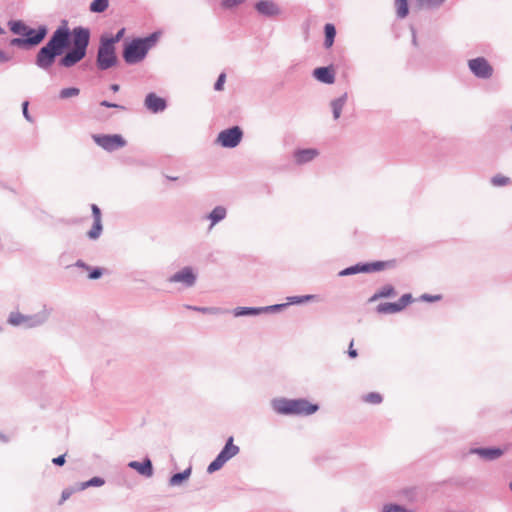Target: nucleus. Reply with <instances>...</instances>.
I'll return each instance as SVG.
<instances>
[{
  "instance_id": "obj_36",
  "label": "nucleus",
  "mask_w": 512,
  "mask_h": 512,
  "mask_svg": "<svg viewBox=\"0 0 512 512\" xmlns=\"http://www.w3.org/2000/svg\"><path fill=\"white\" fill-rule=\"evenodd\" d=\"M364 401L371 404H379L382 402V396L379 393L371 392L363 397Z\"/></svg>"
},
{
  "instance_id": "obj_5",
  "label": "nucleus",
  "mask_w": 512,
  "mask_h": 512,
  "mask_svg": "<svg viewBox=\"0 0 512 512\" xmlns=\"http://www.w3.org/2000/svg\"><path fill=\"white\" fill-rule=\"evenodd\" d=\"M117 56L115 46L107 43L100 38L98 47L96 65L100 70H108L117 64Z\"/></svg>"
},
{
  "instance_id": "obj_54",
  "label": "nucleus",
  "mask_w": 512,
  "mask_h": 512,
  "mask_svg": "<svg viewBox=\"0 0 512 512\" xmlns=\"http://www.w3.org/2000/svg\"><path fill=\"white\" fill-rule=\"evenodd\" d=\"M119 88H120V87H119V85H118V84H112V85H111V90H112L113 92H118V91H119Z\"/></svg>"
},
{
  "instance_id": "obj_14",
  "label": "nucleus",
  "mask_w": 512,
  "mask_h": 512,
  "mask_svg": "<svg viewBox=\"0 0 512 512\" xmlns=\"http://www.w3.org/2000/svg\"><path fill=\"white\" fill-rule=\"evenodd\" d=\"M145 106L149 111L158 113L165 110L166 101L155 93H149L145 98Z\"/></svg>"
},
{
  "instance_id": "obj_28",
  "label": "nucleus",
  "mask_w": 512,
  "mask_h": 512,
  "mask_svg": "<svg viewBox=\"0 0 512 512\" xmlns=\"http://www.w3.org/2000/svg\"><path fill=\"white\" fill-rule=\"evenodd\" d=\"M446 0H417L420 8L436 9L439 8Z\"/></svg>"
},
{
  "instance_id": "obj_11",
  "label": "nucleus",
  "mask_w": 512,
  "mask_h": 512,
  "mask_svg": "<svg viewBox=\"0 0 512 512\" xmlns=\"http://www.w3.org/2000/svg\"><path fill=\"white\" fill-rule=\"evenodd\" d=\"M286 306V304H276V305H271V306H266V307H258V308H255V307H237L233 310V314L235 317H240V316H255V315H259V314H262L264 312H269V311H278V310H281L282 308H284Z\"/></svg>"
},
{
  "instance_id": "obj_56",
  "label": "nucleus",
  "mask_w": 512,
  "mask_h": 512,
  "mask_svg": "<svg viewBox=\"0 0 512 512\" xmlns=\"http://www.w3.org/2000/svg\"><path fill=\"white\" fill-rule=\"evenodd\" d=\"M0 438H1L2 440L6 441L5 436H3V435H1V434H0Z\"/></svg>"
},
{
  "instance_id": "obj_1",
  "label": "nucleus",
  "mask_w": 512,
  "mask_h": 512,
  "mask_svg": "<svg viewBox=\"0 0 512 512\" xmlns=\"http://www.w3.org/2000/svg\"><path fill=\"white\" fill-rule=\"evenodd\" d=\"M73 36V48L87 52L90 41V30L81 26L75 27L72 32L68 27V21L62 20L61 25L53 32L49 41L40 48L35 57L38 68L48 71L55 63L58 56L62 55L70 44Z\"/></svg>"
},
{
  "instance_id": "obj_21",
  "label": "nucleus",
  "mask_w": 512,
  "mask_h": 512,
  "mask_svg": "<svg viewBox=\"0 0 512 512\" xmlns=\"http://www.w3.org/2000/svg\"><path fill=\"white\" fill-rule=\"evenodd\" d=\"M227 211L223 206H216L208 215L211 220V227L220 222L226 217Z\"/></svg>"
},
{
  "instance_id": "obj_12",
  "label": "nucleus",
  "mask_w": 512,
  "mask_h": 512,
  "mask_svg": "<svg viewBox=\"0 0 512 512\" xmlns=\"http://www.w3.org/2000/svg\"><path fill=\"white\" fill-rule=\"evenodd\" d=\"M171 283H182L185 287H192L196 282V275L191 267H184L168 279Z\"/></svg>"
},
{
  "instance_id": "obj_16",
  "label": "nucleus",
  "mask_w": 512,
  "mask_h": 512,
  "mask_svg": "<svg viewBox=\"0 0 512 512\" xmlns=\"http://www.w3.org/2000/svg\"><path fill=\"white\" fill-rule=\"evenodd\" d=\"M128 467L136 470L142 476L148 478L153 476V466L149 458L144 459L143 462L131 461L128 463Z\"/></svg>"
},
{
  "instance_id": "obj_9",
  "label": "nucleus",
  "mask_w": 512,
  "mask_h": 512,
  "mask_svg": "<svg viewBox=\"0 0 512 512\" xmlns=\"http://www.w3.org/2000/svg\"><path fill=\"white\" fill-rule=\"evenodd\" d=\"M469 69L478 78L488 79L493 74V68L483 57H477L469 60Z\"/></svg>"
},
{
  "instance_id": "obj_26",
  "label": "nucleus",
  "mask_w": 512,
  "mask_h": 512,
  "mask_svg": "<svg viewBox=\"0 0 512 512\" xmlns=\"http://www.w3.org/2000/svg\"><path fill=\"white\" fill-rule=\"evenodd\" d=\"M396 15L398 18L403 19L409 13L407 0H395Z\"/></svg>"
},
{
  "instance_id": "obj_17",
  "label": "nucleus",
  "mask_w": 512,
  "mask_h": 512,
  "mask_svg": "<svg viewBox=\"0 0 512 512\" xmlns=\"http://www.w3.org/2000/svg\"><path fill=\"white\" fill-rule=\"evenodd\" d=\"M255 8L260 14L268 17L277 16L281 12L279 7L272 1H259L256 3Z\"/></svg>"
},
{
  "instance_id": "obj_48",
  "label": "nucleus",
  "mask_w": 512,
  "mask_h": 512,
  "mask_svg": "<svg viewBox=\"0 0 512 512\" xmlns=\"http://www.w3.org/2000/svg\"><path fill=\"white\" fill-rule=\"evenodd\" d=\"M22 109H23V115H24V117H25L28 121H32V119H31V117H30V115H29V113H28V102H27V101L23 102V104H22Z\"/></svg>"
},
{
  "instance_id": "obj_15",
  "label": "nucleus",
  "mask_w": 512,
  "mask_h": 512,
  "mask_svg": "<svg viewBox=\"0 0 512 512\" xmlns=\"http://www.w3.org/2000/svg\"><path fill=\"white\" fill-rule=\"evenodd\" d=\"M505 450L501 448L491 447V448H472L470 450L471 454H477L483 459L486 460H496L500 458L504 454Z\"/></svg>"
},
{
  "instance_id": "obj_29",
  "label": "nucleus",
  "mask_w": 512,
  "mask_h": 512,
  "mask_svg": "<svg viewBox=\"0 0 512 512\" xmlns=\"http://www.w3.org/2000/svg\"><path fill=\"white\" fill-rule=\"evenodd\" d=\"M109 5V0H94L90 4V10L95 13L104 12Z\"/></svg>"
},
{
  "instance_id": "obj_19",
  "label": "nucleus",
  "mask_w": 512,
  "mask_h": 512,
  "mask_svg": "<svg viewBox=\"0 0 512 512\" xmlns=\"http://www.w3.org/2000/svg\"><path fill=\"white\" fill-rule=\"evenodd\" d=\"M318 155L316 149H303L294 153L295 160L298 164H304L312 161Z\"/></svg>"
},
{
  "instance_id": "obj_52",
  "label": "nucleus",
  "mask_w": 512,
  "mask_h": 512,
  "mask_svg": "<svg viewBox=\"0 0 512 512\" xmlns=\"http://www.w3.org/2000/svg\"><path fill=\"white\" fill-rule=\"evenodd\" d=\"M348 355L351 358H355L357 356V351L355 349H353V341H351V343H350L349 350H348Z\"/></svg>"
},
{
  "instance_id": "obj_41",
  "label": "nucleus",
  "mask_w": 512,
  "mask_h": 512,
  "mask_svg": "<svg viewBox=\"0 0 512 512\" xmlns=\"http://www.w3.org/2000/svg\"><path fill=\"white\" fill-rule=\"evenodd\" d=\"M412 295L407 293L401 296V298L398 301V304L401 306V309L403 310L409 303L412 302Z\"/></svg>"
},
{
  "instance_id": "obj_2",
  "label": "nucleus",
  "mask_w": 512,
  "mask_h": 512,
  "mask_svg": "<svg viewBox=\"0 0 512 512\" xmlns=\"http://www.w3.org/2000/svg\"><path fill=\"white\" fill-rule=\"evenodd\" d=\"M271 405L274 411L281 415H311L319 409L318 405L311 404L306 399L279 398L272 400Z\"/></svg>"
},
{
  "instance_id": "obj_13",
  "label": "nucleus",
  "mask_w": 512,
  "mask_h": 512,
  "mask_svg": "<svg viewBox=\"0 0 512 512\" xmlns=\"http://www.w3.org/2000/svg\"><path fill=\"white\" fill-rule=\"evenodd\" d=\"M85 56V52L72 48L59 60V65L66 68L72 67L81 61Z\"/></svg>"
},
{
  "instance_id": "obj_7",
  "label": "nucleus",
  "mask_w": 512,
  "mask_h": 512,
  "mask_svg": "<svg viewBox=\"0 0 512 512\" xmlns=\"http://www.w3.org/2000/svg\"><path fill=\"white\" fill-rule=\"evenodd\" d=\"M243 132L240 127L234 126L221 131L217 137V143L225 148L236 147L242 139Z\"/></svg>"
},
{
  "instance_id": "obj_37",
  "label": "nucleus",
  "mask_w": 512,
  "mask_h": 512,
  "mask_svg": "<svg viewBox=\"0 0 512 512\" xmlns=\"http://www.w3.org/2000/svg\"><path fill=\"white\" fill-rule=\"evenodd\" d=\"M491 183L494 186H505L510 183V178L503 176V175H495L491 179Z\"/></svg>"
},
{
  "instance_id": "obj_31",
  "label": "nucleus",
  "mask_w": 512,
  "mask_h": 512,
  "mask_svg": "<svg viewBox=\"0 0 512 512\" xmlns=\"http://www.w3.org/2000/svg\"><path fill=\"white\" fill-rule=\"evenodd\" d=\"M364 265L367 268V270H365V273H370L385 269L388 266V262L376 261L372 263H365Z\"/></svg>"
},
{
  "instance_id": "obj_25",
  "label": "nucleus",
  "mask_w": 512,
  "mask_h": 512,
  "mask_svg": "<svg viewBox=\"0 0 512 512\" xmlns=\"http://www.w3.org/2000/svg\"><path fill=\"white\" fill-rule=\"evenodd\" d=\"M324 31H325L324 45L326 48H330L334 43L336 29L333 24L327 23L324 27Z\"/></svg>"
},
{
  "instance_id": "obj_22",
  "label": "nucleus",
  "mask_w": 512,
  "mask_h": 512,
  "mask_svg": "<svg viewBox=\"0 0 512 512\" xmlns=\"http://www.w3.org/2000/svg\"><path fill=\"white\" fill-rule=\"evenodd\" d=\"M402 311L401 306L398 304V302L390 303V302H384L380 303L377 306V312L382 314H393Z\"/></svg>"
},
{
  "instance_id": "obj_34",
  "label": "nucleus",
  "mask_w": 512,
  "mask_h": 512,
  "mask_svg": "<svg viewBox=\"0 0 512 512\" xmlns=\"http://www.w3.org/2000/svg\"><path fill=\"white\" fill-rule=\"evenodd\" d=\"M104 483H105V481L103 478L93 477L92 479L81 483L80 489H85V488H88L91 486L99 487V486H102Z\"/></svg>"
},
{
  "instance_id": "obj_38",
  "label": "nucleus",
  "mask_w": 512,
  "mask_h": 512,
  "mask_svg": "<svg viewBox=\"0 0 512 512\" xmlns=\"http://www.w3.org/2000/svg\"><path fill=\"white\" fill-rule=\"evenodd\" d=\"M188 309L199 311L202 313H210V314H217L220 312L219 308H213V307H196V306H186Z\"/></svg>"
},
{
  "instance_id": "obj_47",
  "label": "nucleus",
  "mask_w": 512,
  "mask_h": 512,
  "mask_svg": "<svg viewBox=\"0 0 512 512\" xmlns=\"http://www.w3.org/2000/svg\"><path fill=\"white\" fill-rule=\"evenodd\" d=\"M101 275H102V270L100 268H95L89 274V278L90 279H98L101 277Z\"/></svg>"
},
{
  "instance_id": "obj_43",
  "label": "nucleus",
  "mask_w": 512,
  "mask_h": 512,
  "mask_svg": "<svg viewBox=\"0 0 512 512\" xmlns=\"http://www.w3.org/2000/svg\"><path fill=\"white\" fill-rule=\"evenodd\" d=\"M384 512H411V511L406 510L405 508H403L399 505H391V506L385 507Z\"/></svg>"
},
{
  "instance_id": "obj_24",
  "label": "nucleus",
  "mask_w": 512,
  "mask_h": 512,
  "mask_svg": "<svg viewBox=\"0 0 512 512\" xmlns=\"http://www.w3.org/2000/svg\"><path fill=\"white\" fill-rule=\"evenodd\" d=\"M395 295L396 292L394 287L392 285H385L370 298V301L373 302L380 298H387Z\"/></svg>"
},
{
  "instance_id": "obj_42",
  "label": "nucleus",
  "mask_w": 512,
  "mask_h": 512,
  "mask_svg": "<svg viewBox=\"0 0 512 512\" xmlns=\"http://www.w3.org/2000/svg\"><path fill=\"white\" fill-rule=\"evenodd\" d=\"M225 80H226V74L225 73H221L217 79V81L215 82L214 84V89L216 91H221L223 90V86H224V83H225Z\"/></svg>"
},
{
  "instance_id": "obj_23",
  "label": "nucleus",
  "mask_w": 512,
  "mask_h": 512,
  "mask_svg": "<svg viewBox=\"0 0 512 512\" xmlns=\"http://www.w3.org/2000/svg\"><path fill=\"white\" fill-rule=\"evenodd\" d=\"M191 467L185 469L183 472L174 474L169 479V485L170 486H180L185 480H187L191 475Z\"/></svg>"
},
{
  "instance_id": "obj_40",
  "label": "nucleus",
  "mask_w": 512,
  "mask_h": 512,
  "mask_svg": "<svg viewBox=\"0 0 512 512\" xmlns=\"http://www.w3.org/2000/svg\"><path fill=\"white\" fill-rule=\"evenodd\" d=\"M244 0H222V6L226 9L234 8L240 4H242Z\"/></svg>"
},
{
  "instance_id": "obj_46",
  "label": "nucleus",
  "mask_w": 512,
  "mask_h": 512,
  "mask_svg": "<svg viewBox=\"0 0 512 512\" xmlns=\"http://www.w3.org/2000/svg\"><path fill=\"white\" fill-rule=\"evenodd\" d=\"M421 299L422 300H425V301H429V302H433V301H437V300H440L441 299V296L440 295H429V294H423L421 296Z\"/></svg>"
},
{
  "instance_id": "obj_55",
  "label": "nucleus",
  "mask_w": 512,
  "mask_h": 512,
  "mask_svg": "<svg viewBox=\"0 0 512 512\" xmlns=\"http://www.w3.org/2000/svg\"><path fill=\"white\" fill-rule=\"evenodd\" d=\"M76 265L79 266V267H84L85 266V264L81 260L77 261Z\"/></svg>"
},
{
  "instance_id": "obj_49",
  "label": "nucleus",
  "mask_w": 512,
  "mask_h": 512,
  "mask_svg": "<svg viewBox=\"0 0 512 512\" xmlns=\"http://www.w3.org/2000/svg\"><path fill=\"white\" fill-rule=\"evenodd\" d=\"M10 59L11 57L7 53L0 50V64L8 62Z\"/></svg>"
},
{
  "instance_id": "obj_3",
  "label": "nucleus",
  "mask_w": 512,
  "mask_h": 512,
  "mask_svg": "<svg viewBox=\"0 0 512 512\" xmlns=\"http://www.w3.org/2000/svg\"><path fill=\"white\" fill-rule=\"evenodd\" d=\"M156 39L157 35L155 33L145 38L133 39L124 47V61L129 65H134L141 62L146 57L148 51L155 44Z\"/></svg>"
},
{
  "instance_id": "obj_6",
  "label": "nucleus",
  "mask_w": 512,
  "mask_h": 512,
  "mask_svg": "<svg viewBox=\"0 0 512 512\" xmlns=\"http://www.w3.org/2000/svg\"><path fill=\"white\" fill-rule=\"evenodd\" d=\"M239 453V447L233 444V437H229L224 448L220 451L217 457L209 464L207 468L208 473L218 471L223 465L232 457Z\"/></svg>"
},
{
  "instance_id": "obj_27",
  "label": "nucleus",
  "mask_w": 512,
  "mask_h": 512,
  "mask_svg": "<svg viewBox=\"0 0 512 512\" xmlns=\"http://www.w3.org/2000/svg\"><path fill=\"white\" fill-rule=\"evenodd\" d=\"M10 30L17 35L25 36L28 26L22 21H11L9 23Z\"/></svg>"
},
{
  "instance_id": "obj_39",
  "label": "nucleus",
  "mask_w": 512,
  "mask_h": 512,
  "mask_svg": "<svg viewBox=\"0 0 512 512\" xmlns=\"http://www.w3.org/2000/svg\"><path fill=\"white\" fill-rule=\"evenodd\" d=\"M313 298H314L313 295H305V296H293V297H289L288 299H289L290 303H292V304H300V303L309 301Z\"/></svg>"
},
{
  "instance_id": "obj_32",
  "label": "nucleus",
  "mask_w": 512,
  "mask_h": 512,
  "mask_svg": "<svg viewBox=\"0 0 512 512\" xmlns=\"http://www.w3.org/2000/svg\"><path fill=\"white\" fill-rule=\"evenodd\" d=\"M102 232V222L101 221H94L92 228L87 233L88 237L90 239H97Z\"/></svg>"
},
{
  "instance_id": "obj_33",
  "label": "nucleus",
  "mask_w": 512,
  "mask_h": 512,
  "mask_svg": "<svg viewBox=\"0 0 512 512\" xmlns=\"http://www.w3.org/2000/svg\"><path fill=\"white\" fill-rule=\"evenodd\" d=\"M79 93H80V90L76 87L63 88L59 93V97L61 99H67V98L78 96Z\"/></svg>"
},
{
  "instance_id": "obj_45",
  "label": "nucleus",
  "mask_w": 512,
  "mask_h": 512,
  "mask_svg": "<svg viewBox=\"0 0 512 512\" xmlns=\"http://www.w3.org/2000/svg\"><path fill=\"white\" fill-rule=\"evenodd\" d=\"M65 457H66V454H63V455H60L58 457H55L52 459V463L57 465V466H62L65 464Z\"/></svg>"
},
{
  "instance_id": "obj_10",
  "label": "nucleus",
  "mask_w": 512,
  "mask_h": 512,
  "mask_svg": "<svg viewBox=\"0 0 512 512\" xmlns=\"http://www.w3.org/2000/svg\"><path fill=\"white\" fill-rule=\"evenodd\" d=\"M47 27L41 25L38 27V33L33 37L28 38H14L11 40L10 45L17 47H32L40 44L47 35Z\"/></svg>"
},
{
  "instance_id": "obj_50",
  "label": "nucleus",
  "mask_w": 512,
  "mask_h": 512,
  "mask_svg": "<svg viewBox=\"0 0 512 512\" xmlns=\"http://www.w3.org/2000/svg\"><path fill=\"white\" fill-rule=\"evenodd\" d=\"M101 106H104V107H108V108H123L122 106H119L117 104H113V103H110L106 100H103L101 103H100Z\"/></svg>"
},
{
  "instance_id": "obj_20",
  "label": "nucleus",
  "mask_w": 512,
  "mask_h": 512,
  "mask_svg": "<svg viewBox=\"0 0 512 512\" xmlns=\"http://www.w3.org/2000/svg\"><path fill=\"white\" fill-rule=\"evenodd\" d=\"M346 101H347V93H344L343 95L334 99L331 102L333 117L335 120H337L340 117L342 109H343L344 105L346 104Z\"/></svg>"
},
{
  "instance_id": "obj_18",
  "label": "nucleus",
  "mask_w": 512,
  "mask_h": 512,
  "mask_svg": "<svg viewBox=\"0 0 512 512\" xmlns=\"http://www.w3.org/2000/svg\"><path fill=\"white\" fill-rule=\"evenodd\" d=\"M315 78L325 84H332L335 81L334 71L331 67H319L313 72Z\"/></svg>"
},
{
  "instance_id": "obj_44",
  "label": "nucleus",
  "mask_w": 512,
  "mask_h": 512,
  "mask_svg": "<svg viewBox=\"0 0 512 512\" xmlns=\"http://www.w3.org/2000/svg\"><path fill=\"white\" fill-rule=\"evenodd\" d=\"M91 209L94 221H101V211L99 207L96 204H92Z\"/></svg>"
},
{
  "instance_id": "obj_35",
  "label": "nucleus",
  "mask_w": 512,
  "mask_h": 512,
  "mask_svg": "<svg viewBox=\"0 0 512 512\" xmlns=\"http://www.w3.org/2000/svg\"><path fill=\"white\" fill-rule=\"evenodd\" d=\"M124 34H125V28H121L114 36H112L110 38L102 36L101 39H103L107 43L115 46V44L118 43L122 39Z\"/></svg>"
},
{
  "instance_id": "obj_57",
  "label": "nucleus",
  "mask_w": 512,
  "mask_h": 512,
  "mask_svg": "<svg viewBox=\"0 0 512 512\" xmlns=\"http://www.w3.org/2000/svg\"><path fill=\"white\" fill-rule=\"evenodd\" d=\"M509 488L512 491V481L509 483Z\"/></svg>"
},
{
  "instance_id": "obj_51",
  "label": "nucleus",
  "mask_w": 512,
  "mask_h": 512,
  "mask_svg": "<svg viewBox=\"0 0 512 512\" xmlns=\"http://www.w3.org/2000/svg\"><path fill=\"white\" fill-rule=\"evenodd\" d=\"M37 33H38V29H37V30H35V29H32V28H30V27L28 26L27 31H26V34H25V38L33 37V36H35V34H37Z\"/></svg>"
},
{
  "instance_id": "obj_30",
  "label": "nucleus",
  "mask_w": 512,
  "mask_h": 512,
  "mask_svg": "<svg viewBox=\"0 0 512 512\" xmlns=\"http://www.w3.org/2000/svg\"><path fill=\"white\" fill-rule=\"evenodd\" d=\"M365 270H367V268L365 267L364 264H356V265L350 266V267L342 270L339 273V275L340 276H348V275H353V274H357L360 272H365Z\"/></svg>"
},
{
  "instance_id": "obj_58",
  "label": "nucleus",
  "mask_w": 512,
  "mask_h": 512,
  "mask_svg": "<svg viewBox=\"0 0 512 512\" xmlns=\"http://www.w3.org/2000/svg\"><path fill=\"white\" fill-rule=\"evenodd\" d=\"M3 32L2 28H0V33Z\"/></svg>"
},
{
  "instance_id": "obj_53",
  "label": "nucleus",
  "mask_w": 512,
  "mask_h": 512,
  "mask_svg": "<svg viewBox=\"0 0 512 512\" xmlns=\"http://www.w3.org/2000/svg\"><path fill=\"white\" fill-rule=\"evenodd\" d=\"M70 495H71V492H70V491L64 490V491L62 492V501L67 500V499L70 497Z\"/></svg>"
},
{
  "instance_id": "obj_4",
  "label": "nucleus",
  "mask_w": 512,
  "mask_h": 512,
  "mask_svg": "<svg viewBox=\"0 0 512 512\" xmlns=\"http://www.w3.org/2000/svg\"><path fill=\"white\" fill-rule=\"evenodd\" d=\"M49 315L50 311L46 308L34 315H23L18 312H13L10 314L8 322L14 326L23 325L26 328H34L45 323Z\"/></svg>"
},
{
  "instance_id": "obj_8",
  "label": "nucleus",
  "mask_w": 512,
  "mask_h": 512,
  "mask_svg": "<svg viewBox=\"0 0 512 512\" xmlns=\"http://www.w3.org/2000/svg\"><path fill=\"white\" fill-rule=\"evenodd\" d=\"M93 140L97 145L102 147L104 150L112 152L119 148H122L126 145V141L121 135H99L94 134L92 136Z\"/></svg>"
}]
</instances>
